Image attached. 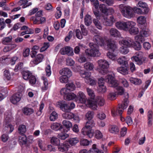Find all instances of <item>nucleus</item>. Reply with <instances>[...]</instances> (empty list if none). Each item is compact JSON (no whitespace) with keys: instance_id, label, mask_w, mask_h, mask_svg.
<instances>
[{"instance_id":"53","label":"nucleus","mask_w":153,"mask_h":153,"mask_svg":"<svg viewBox=\"0 0 153 153\" xmlns=\"http://www.w3.org/2000/svg\"><path fill=\"white\" fill-rule=\"evenodd\" d=\"M86 91L89 96L91 98L94 99L95 95L94 91L93 90L89 88H86Z\"/></svg>"},{"instance_id":"55","label":"nucleus","mask_w":153,"mask_h":153,"mask_svg":"<svg viewBox=\"0 0 153 153\" xmlns=\"http://www.w3.org/2000/svg\"><path fill=\"white\" fill-rule=\"evenodd\" d=\"M99 8L100 10L105 15L107 14V8L105 5L104 4H100L99 6Z\"/></svg>"},{"instance_id":"44","label":"nucleus","mask_w":153,"mask_h":153,"mask_svg":"<svg viewBox=\"0 0 153 153\" xmlns=\"http://www.w3.org/2000/svg\"><path fill=\"white\" fill-rule=\"evenodd\" d=\"M22 110L24 114L27 115H30L33 112V109L27 107L24 108L22 109Z\"/></svg>"},{"instance_id":"60","label":"nucleus","mask_w":153,"mask_h":153,"mask_svg":"<svg viewBox=\"0 0 153 153\" xmlns=\"http://www.w3.org/2000/svg\"><path fill=\"white\" fill-rule=\"evenodd\" d=\"M99 150L96 148V145L95 144H94L92 147L89 151V153H98Z\"/></svg>"},{"instance_id":"26","label":"nucleus","mask_w":153,"mask_h":153,"mask_svg":"<svg viewBox=\"0 0 153 153\" xmlns=\"http://www.w3.org/2000/svg\"><path fill=\"white\" fill-rule=\"evenodd\" d=\"M28 0H20L18 2L19 6H22V8H25L32 4L31 2H28Z\"/></svg>"},{"instance_id":"13","label":"nucleus","mask_w":153,"mask_h":153,"mask_svg":"<svg viewBox=\"0 0 153 153\" xmlns=\"http://www.w3.org/2000/svg\"><path fill=\"white\" fill-rule=\"evenodd\" d=\"M59 52L62 55L68 54L72 56L74 54L73 51L72 50H71V48L68 46L61 49Z\"/></svg>"},{"instance_id":"41","label":"nucleus","mask_w":153,"mask_h":153,"mask_svg":"<svg viewBox=\"0 0 153 153\" xmlns=\"http://www.w3.org/2000/svg\"><path fill=\"white\" fill-rule=\"evenodd\" d=\"M62 130V131H64V132L59 134L58 135V138L61 140H64L68 137L69 135L65 133V132H66V130H65L64 129Z\"/></svg>"},{"instance_id":"2","label":"nucleus","mask_w":153,"mask_h":153,"mask_svg":"<svg viewBox=\"0 0 153 153\" xmlns=\"http://www.w3.org/2000/svg\"><path fill=\"white\" fill-rule=\"evenodd\" d=\"M90 49L85 50V52L87 56L90 57L99 56L100 55L98 46L94 43L89 44Z\"/></svg>"},{"instance_id":"12","label":"nucleus","mask_w":153,"mask_h":153,"mask_svg":"<svg viewBox=\"0 0 153 153\" xmlns=\"http://www.w3.org/2000/svg\"><path fill=\"white\" fill-rule=\"evenodd\" d=\"M22 94L20 92H18L14 94L10 98L11 102L13 104H16L19 102L22 97Z\"/></svg>"},{"instance_id":"35","label":"nucleus","mask_w":153,"mask_h":153,"mask_svg":"<svg viewBox=\"0 0 153 153\" xmlns=\"http://www.w3.org/2000/svg\"><path fill=\"white\" fill-rule=\"evenodd\" d=\"M26 131V126L23 124L20 125L18 128V132L20 134H25Z\"/></svg>"},{"instance_id":"30","label":"nucleus","mask_w":153,"mask_h":153,"mask_svg":"<svg viewBox=\"0 0 153 153\" xmlns=\"http://www.w3.org/2000/svg\"><path fill=\"white\" fill-rule=\"evenodd\" d=\"M91 16L89 14H86L84 18V23L87 26H90L92 23Z\"/></svg>"},{"instance_id":"46","label":"nucleus","mask_w":153,"mask_h":153,"mask_svg":"<svg viewBox=\"0 0 153 153\" xmlns=\"http://www.w3.org/2000/svg\"><path fill=\"white\" fill-rule=\"evenodd\" d=\"M65 87L70 91H73L75 89V85L72 82L67 84L66 85Z\"/></svg>"},{"instance_id":"21","label":"nucleus","mask_w":153,"mask_h":153,"mask_svg":"<svg viewBox=\"0 0 153 153\" xmlns=\"http://www.w3.org/2000/svg\"><path fill=\"white\" fill-rule=\"evenodd\" d=\"M117 62L119 64L122 65L126 67H128V61L125 56L119 57L117 60Z\"/></svg>"},{"instance_id":"31","label":"nucleus","mask_w":153,"mask_h":153,"mask_svg":"<svg viewBox=\"0 0 153 153\" xmlns=\"http://www.w3.org/2000/svg\"><path fill=\"white\" fill-rule=\"evenodd\" d=\"M23 78L25 80H28L32 75L29 71H24L22 73Z\"/></svg>"},{"instance_id":"57","label":"nucleus","mask_w":153,"mask_h":153,"mask_svg":"<svg viewBox=\"0 0 153 153\" xmlns=\"http://www.w3.org/2000/svg\"><path fill=\"white\" fill-rule=\"evenodd\" d=\"M120 51L121 53L126 54L129 52V50L127 47L122 46L120 48Z\"/></svg>"},{"instance_id":"64","label":"nucleus","mask_w":153,"mask_h":153,"mask_svg":"<svg viewBox=\"0 0 153 153\" xmlns=\"http://www.w3.org/2000/svg\"><path fill=\"white\" fill-rule=\"evenodd\" d=\"M57 11L56 12L55 16L56 19L59 18L62 15V12L61 10V7H57L56 8Z\"/></svg>"},{"instance_id":"4","label":"nucleus","mask_w":153,"mask_h":153,"mask_svg":"<svg viewBox=\"0 0 153 153\" xmlns=\"http://www.w3.org/2000/svg\"><path fill=\"white\" fill-rule=\"evenodd\" d=\"M119 8L120 11L124 17L130 18L134 16L133 10L130 7L122 4L119 5Z\"/></svg>"},{"instance_id":"29","label":"nucleus","mask_w":153,"mask_h":153,"mask_svg":"<svg viewBox=\"0 0 153 153\" xmlns=\"http://www.w3.org/2000/svg\"><path fill=\"white\" fill-rule=\"evenodd\" d=\"M109 130L111 133L117 134L119 131L118 127L115 125H111L109 126Z\"/></svg>"},{"instance_id":"16","label":"nucleus","mask_w":153,"mask_h":153,"mask_svg":"<svg viewBox=\"0 0 153 153\" xmlns=\"http://www.w3.org/2000/svg\"><path fill=\"white\" fill-rule=\"evenodd\" d=\"M132 22L133 23V24L132 25V26L131 25H129V26L128 30L127 31H128L129 33L131 34H138L139 32L138 29V28L134 27L136 25V23L132 21Z\"/></svg>"},{"instance_id":"24","label":"nucleus","mask_w":153,"mask_h":153,"mask_svg":"<svg viewBox=\"0 0 153 153\" xmlns=\"http://www.w3.org/2000/svg\"><path fill=\"white\" fill-rule=\"evenodd\" d=\"M107 46L112 52H114L117 48L115 42L114 41L111 40H108Z\"/></svg>"},{"instance_id":"22","label":"nucleus","mask_w":153,"mask_h":153,"mask_svg":"<svg viewBox=\"0 0 153 153\" xmlns=\"http://www.w3.org/2000/svg\"><path fill=\"white\" fill-rule=\"evenodd\" d=\"M151 33V32L150 30L145 25H144V27L142 29L140 33V34L142 35L145 37L148 36Z\"/></svg>"},{"instance_id":"62","label":"nucleus","mask_w":153,"mask_h":153,"mask_svg":"<svg viewBox=\"0 0 153 153\" xmlns=\"http://www.w3.org/2000/svg\"><path fill=\"white\" fill-rule=\"evenodd\" d=\"M117 94L116 92H110L108 96V98L110 100L115 99Z\"/></svg>"},{"instance_id":"25","label":"nucleus","mask_w":153,"mask_h":153,"mask_svg":"<svg viewBox=\"0 0 153 153\" xmlns=\"http://www.w3.org/2000/svg\"><path fill=\"white\" fill-rule=\"evenodd\" d=\"M51 128L52 129L55 131H57L58 130L62 131L63 129L62 125L60 123H54L52 124L51 126Z\"/></svg>"},{"instance_id":"10","label":"nucleus","mask_w":153,"mask_h":153,"mask_svg":"<svg viewBox=\"0 0 153 153\" xmlns=\"http://www.w3.org/2000/svg\"><path fill=\"white\" fill-rule=\"evenodd\" d=\"M63 118L67 119H71L73 118L76 122H79V119L78 116L68 111L62 114Z\"/></svg>"},{"instance_id":"36","label":"nucleus","mask_w":153,"mask_h":153,"mask_svg":"<svg viewBox=\"0 0 153 153\" xmlns=\"http://www.w3.org/2000/svg\"><path fill=\"white\" fill-rule=\"evenodd\" d=\"M16 47V45L15 44H11L8 45L4 48L3 51L4 52H7L10 51L14 49Z\"/></svg>"},{"instance_id":"19","label":"nucleus","mask_w":153,"mask_h":153,"mask_svg":"<svg viewBox=\"0 0 153 153\" xmlns=\"http://www.w3.org/2000/svg\"><path fill=\"white\" fill-rule=\"evenodd\" d=\"M59 73L62 75H64L68 77H70L72 75V72L70 70L67 68L62 69L60 71Z\"/></svg>"},{"instance_id":"54","label":"nucleus","mask_w":153,"mask_h":153,"mask_svg":"<svg viewBox=\"0 0 153 153\" xmlns=\"http://www.w3.org/2000/svg\"><path fill=\"white\" fill-rule=\"evenodd\" d=\"M57 118L58 114L55 111H53L50 115V119L51 121H54Z\"/></svg>"},{"instance_id":"8","label":"nucleus","mask_w":153,"mask_h":153,"mask_svg":"<svg viewBox=\"0 0 153 153\" xmlns=\"http://www.w3.org/2000/svg\"><path fill=\"white\" fill-rule=\"evenodd\" d=\"M101 20L103 25L107 26H112L114 21V16L112 15L110 16L109 18H107V16L104 15L102 16Z\"/></svg>"},{"instance_id":"20","label":"nucleus","mask_w":153,"mask_h":153,"mask_svg":"<svg viewBox=\"0 0 153 153\" xmlns=\"http://www.w3.org/2000/svg\"><path fill=\"white\" fill-rule=\"evenodd\" d=\"M89 106L93 109H96L97 108V102L94 99L90 98L87 101Z\"/></svg>"},{"instance_id":"39","label":"nucleus","mask_w":153,"mask_h":153,"mask_svg":"<svg viewBox=\"0 0 153 153\" xmlns=\"http://www.w3.org/2000/svg\"><path fill=\"white\" fill-rule=\"evenodd\" d=\"M84 67L87 70L91 71L93 69L94 66L92 63L88 62L84 64Z\"/></svg>"},{"instance_id":"1","label":"nucleus","mask_w":153,"mask_h":153,"mask_svg":"<svg viewBox=\"0 0 153 153\" xmlns=\"http://www.w3.org/2000/svg\"><path fill=\"white\" fill-rule=\"evenodd\" d=\"M125 95H126L125 98L123 100L121 104H119L118 107L117 108L116 111L114 109L112 110L111 114L113 117L117 115L121 116L124 109L127 108L128 105L129 101L128 100V93H125Z\"/></svg>"},{"instance_id":"37","label":"nucleus","mask_w":153,"mask_h":153,"mask_svg":"<svg viewBox=\"0 0 153 153\" xmlns=\"http://www.w3.org/2000/svg\"><path fill=\"white\" fill-rule=\"evenodd\" d=\"M16 47V45L15 44H11L8 45L4 48L3 51L4 52H7L10 51L14 49Z\"/></svg>"},{"instance_id":"43","label":"nucleus","mask_w":153,"mask_h":153,"mask_svg":"<svg viewBox=\"0 0 153 153\" xmlns=\"http://www.w3.org/2000/svg\"><path fill=\"white\" fill-rule=\"evenodd\" d=\"M99 19H93V22L97 28L100 30H101L102 28V24L99 21Z\"/></svg>"},{"instance_id":"3","label":"nucleus","mask_w":153,"mask_h":153,"mask_svg":"<svg viewBox=\"0 0 153 153\" xmlns=\"http://www.w3.org/2000/svg\"><path fill=\"white\" fill-rule=\"evenodd\" d=\"M104 81L107 82L110 87H115L118 85V83L117 81L112 75H108L107 76L105 79L102 77L99 79L98 82V85H104Z\"/></svg>"},{"instance_id":"40","label":"nucleus","mask_w":153,"mask_h":153,"mask_svg":"<svg viewBox=\"0 0 153 153\" xmlns=\"http://www.w3.org/2000/svg\"><path fill=\"white\" fill-rule=\"evenodd\" d=\"M62 124L64 126H65L67 130H66V132L69 130L70 128L72 127V124L69 121L66 120H64L62 122Z\"/></svg>"},{"instance_id":"9","label":"nucleus","mask_w":153,"mask_h":153,"mask_svg":"<svg viewBox=\"0 0 153 153\" xmlns=\"http://www.w3.org/2000/svg\"><path fill=\"white\" fill-rule=\"evenodd\" d=\"M32 49L33 50L31 52L30 55L31 57L34 58L32 62L34 64L37 65L38 64V54H37V52L36 50L38 49V46H33Z\"/></svg>"},{"instance_id":"23","label":"nucleus","mask_w":153,"mask_h":153,"mask_svg":"<svg viewBox=\"0 0 153 153\" xmlns=\"http://www.w3.org/2000/svg\"><path fill=\"white\" fill-rule=\"evenodd\" d=\"M58 105L61 110L65 112L70 111L69 105L64 102H58Z\"/></svg>"},{"instance_id":"38","label":"nucleus","mask_w":153,"mask_h":153,"mask_svg":"<svg viewBox=\"0 0 153 153\" xmlns=\"http://www.w3.org/2000/svg\"><path fill=\"white\" fill-rule=\"evenodd\" d=\"M76 95L73 93H69L67 95L64 96V98L65 100H70L75 99Z\"/></svg>"},{"instance_id":"28","label":"nucleus","mask_w":153,"mask_h":153,"mask_svg":"<svg viewBox=\"0 0 153 153\" xmlns=\"http://www.w3.org/2000/svg\"><path fill=\"white\" fill-rule=\"evenodd\" d=\"M110 33L111 36L114 37H120V33L117 29L111 28L110 30Z\"/></svg>"},{"instance_id":"52","label":"nucleus","mask_w":153,"mask_h":153,"mask_svg":"<svg viewBox=\"0 0 153 153\" xmlns=\"http://www.w3.org/2000/svg\"><path fill=\"white\" fill-rule=\"evenodd\" d=\"M12 37L11 36L5 37L2 40V43L4 45H7L12 41Z\"/></svg>"},{"instance_id":"5","label":"nucleus","mask_w":153,"mask_h":153,"mask_svg":"<svg viewBox=\"0 0 153 153\" xmlns=\"http://www.w3.org/2000/svg\"><path fill=\"white\" fill-rule=\"evenodd\" d=\"M99 66L100 68L99 72L102 75H104L108 72V68L109 67L108 62L104 59H100L98 61Z\"/></svg>"},{"instance_id":"33","label":"nucleus","mask_w":153,"mask_h":153,"mask_svg":"<svg viewBox=\"0 0 153 153\" xmlns=\"http://www.w3.org/2000/svg\"><path fill=\"white\" fill-rule=\"evenodd\" d=\"M41 79L42 80L44 86L41 88L42 89L43 91L46 90L48 88V83L47 79L45 76H42Z\"/></svg>"},{"instance_id":"48","label":"nucleus","mask_w":153,"mask_h":153,"mask_svg":"<svg viewBox=\"0 0 153 153\" xmlns=\"http://www.w3.org/2000/svg\"><path fill=\"white\" fill-rule=\"evenodd\" d=\"M137 21L138 23L142 25L144 24L146 21V18L142 16L138 17L137 19Z\"/></svg>"},{"instance_id":"7","label":"nucleus","mask_w":153,"mask_h":153,"mask_svg":"<svg viewBox=\"0 0 153 153\" xmlns=\"http://www.w3.org/2000/svg\"><path fill=\"white\" fill-rule=\"evenodd\" d=\"M133 23L132 21H119L115 23L116 27L119 29L123 30L125 31H127L128 30L129 26H132Z\"/></svg>"},{"instance_id":"56","label":"nucleus","mask_w":153,"mask_h":153,"mask_svg":"<svg viewBox=\"0 0 153 153\" xmlns=\"http://www.w3.org/2000/svg\"><path fill=\"white\" fill-rule=\"evenodd\" d=\"M106 90V88L104 85H100L98 87V91L102 93H105Z\"/></svg>"},{"instance_id":"34","label":"nucleus","mask_w":153,"mask_h":153,"mask_svg":"<svg viewBox=\"0 0 153 153\" xmlns=\"http://www.w3.org/2000/svg\"><path fill=\"white\" fill-rule=\"evenodd\" d=\"M131 82L136 85H139L142 83V82L140 79L133 77H131L129 79Z\"/></svg>"},{"instance_id":"32","label":"nucleus","mask_w":153,"mask_h":153,"mask_svg":"<svg viewBox=\"0 0 153 153\" xmlns=\"http://www.w3.org/2000/svg\"><path fill=\"white\" fill-rule=\"evenodd\" d=\"M128 67H121L117 68V71L120 73L124 74L126 75L128 73Z\"/></svg>"},{"instance_id":"15","label":"nucleus","mask_w":153,"mask_h":153,"mask_svg":"<svg viewBox=\"0 0 153 153\" xmlns=\"http://www.w3.org/2000/svg\"><path fill=\"white\" fill-rule=\"evenodd\" d=\"M82 133L85 135H87L89 138H91L93 136V132L92 129L90 128H88L86 126L82 130Z\"/></svg>"},{"instance_id":"59","label":"nucleus","mask_w":153,"mask_h":153,"mask_svg":"<svg viewBox=\"0 0 153 153\" xmlns=\"http://www.w3.org/2000/svg\"><path fill=\"white\" fill-rule=\"evenodd\" d=\"M30 20L33 22L34 24H37L38 22V12L36 13L35 16H33L30 18Z\"/></svg>"},{"instance_id":"50","label":"nucleus","mask_w":153,"mask_h":153,"mask_svg":"<svg viewBox=\"0 0 153 153\" xmlns=\"http://www.w3.org/2000/svg\"><path fill=\"white\" fill-rule=\"evenodd\" d=\"M79 141L77 138H71L68 140V142L72 146L75 145Z\"/></svg>"},{"instance_id":"6","label":"nucleus","mask_w":153,"mask_h":153,"mask_svg":"<svg viewBox=\"0 0 153 153\" xmlns=\"http://www.w3.org/2000/svg\"><path fill=\"white\" fill-rule=\"evenodd\" d=\"M80 74L82 78H85V81L86 83H88L91 85H93L96 84V81L90 78L91 76L90 72L85 71H81L80 72Z\"/></svg>"},{"instance_id":"51","label":"nucleus","mask_w":153,"mask_h":153,"mask_svg":"<svg viewBox=\"0 0 153 153\" xmlns=\"http://www.w3.org/2000/svg\"><path fill=\"white\" fill-rule=\"evenodd\" d=\"M97 103L100 106H103L105 104V100L100 97H98L97 100Z\"/></svg>"},{"instance_id":"58","label":"nucleus","mask_w":153,"mask_h":153,"mask_svg":"<svg viewBox=\"0 0 153 153\" xmlns=\"http://www.w3.org/2000/svg\"><path fill=\"white\" fill-rule=\"evenodd\" d=\"M23 67V63L22 62H19L17 64L14 69L15 72H16L22 69Z\"/></svg>"},{"instance_id":"42","label":"nucleus","mask_w":153,"mask_h":153,"mask_svg":"<svg viewBox=\"0 0 153 153\" xmlns=\"http://www.w3.org/2000/svg\"><path fill=\"white\" fill-rule=\"evenodd\" d=\"M131 59L133 62H135L136 63L139 65H141L143 64V61L142 59L139 57L133 56L131 58Z\"/></svg>"},{"instance_id":"17","label":"nucleus","mask_w":153,"mask_h":153,"mask_svg":"<svg viewBox=\"0 0 153 153\" xmlns=\"http://www.w3.org/2000/svg\"><path fill=\"white\" fill-rule=\"evenodd\" d=\"M133 40L131 38L127 37L120 41V42L127 47H131L133 44Z\"/></svg>"},{"instance_id":"45","label":"nucleus","mask_w":153,"mask_h":153,"mask_svg":"<svg viewBox=\"0 0 153 153\" xmlns=\"http://www.w3.org/2000/svg\"><path fill=\"white\" fill-rule=\"evenodd\" d=\"M51 143L53 145L58 146L60 144V141L57 138L53 137L51 140Z\"/></svg>"},{"instance_id":"27","label":"nucleus","mask_w":153,"mask_h":153,"mask_svg":"<svg viewBox=\"0 0 153 153\" xmlns=\"http://www.w3.org/2000/svg\"><path fill=\"white\" fill-rule=\"evenodd\" d=\"M21 135V136L19 137V143L21 146L24 145L26 146L27 137L25 134Z\"/></svg>"},{"instance_id":"61","label":"nucleus","mask_w":153,"mask_h":153,"mask_svg":"<svg viewBox=\"0 0 153 153\" xmlns=\"http://www.w3.org/2000/svg\"><path fill=\"white\" fill-rule=\"evenodd\" d=\"M95 137L97 139H100L102 137V133L99 130H96L94 132Z\"/></svg>"},{"instance_id":"49","label":"nucleus","mask_w":153,"mask_h":153,"mask_svg":"<svg viewBox=\"0 0 153 153\" xmlns=\"http://www.w3.org/2000/svg\"><path fill=\"white\" fill-rule=\"evenodd\" d=\"M93 12L96 18V19H102V16H104L103 14H100L99 11L97 10H95L94 9H93Z\"/></svg>"},{"instance_id":"11","label":"nucleus","mask_w":153,"mask_h":153,"mask_svg":"<svg viewBox=\"0 0 153 153\" xmlns=\"http://www.w3.org/2000/svg\"><path fill=\"white\" fill-rule=\"evenodd\" d=\"M86 99V96L84 93L82 91H79L77 94V95H76L75 100L78 103H83L85 102Z\"/></svg>"},{"instance_id":"18","label":"nucleus","mask_w":153,"mask_h":153,"mask_svg":"<svg viewBox=\"0 0 153 153\" xmlns=\"http://www.w3.org/2000/svg\"><path fill=\"white\" fill-rule=\"evenodd\" d=\"M69 145L66 142H64L60 144L58 146L59 150L61 152H65L68 150Z\"/></svg>"},{"instance_id":"47","label":"nucleus","mask_w":153,"mask_h":153,"mask_svg":"<svg viewBox=\"0 0 153 153\" xmlns=\"http://www.w3.org/2000/svg\"><path fill=\"white\" fill-rule=\"evenodd\" d=\"M131 47H133L136 50L139 51L141 49V45L140 43L136 41L135 42L133 41V44Z\"/></svg>"},{"instance_id":"63","label":"nucleus","mask_w":153,"mask_h":153,"mask_svg":"<svg viewBox=\"0 0 153 153\" xmlns=\"http://www.w3.org/2000/svg\"><path fill=\"white\" fill-rule=\"evenodd\" d=\"M144 36L140 34L137 35L135 37L136 41L139 43L140 42H143L145 41Z\"/></svg>"},{"instance_id":"14","label":"nucleus","mask_w":153,"mask_h":153,"mask_svg":"<svg viewBox=\"0 0 153 153\" xmlns=\"http://www.w3.org/2000/svg\"><path fill=\"white\" fill-rule=\"evenodd\" d=\"M94 41L97 44L101 46H104L105 44V39L99 35L95 36L94 37Z\"/></svg>"}]
</instances>
